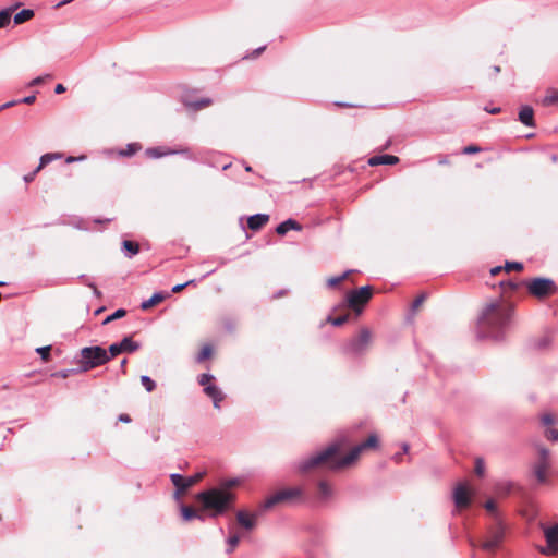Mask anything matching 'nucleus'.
I'll return each mask as SVG.
<instances>
[{"mask_svg": "<svg viewBox=\"0 0 558 558\" xmlns=\"http://www.w3.org/2000/svg\"><path fill=\"white\" fill-rule=\"evenodd\" d=\"M38 172H39V171H37V168H36L32 173H28V174H26V175L24 177V181H25L26 183H29V182L34 181V179H35V177L37 175V173H38Z\"/></svg>", "mask_w": 558, "mask_h": 558, "instance_id": "nucleus-50", "label": "nucleus"}, {"mask_svg": "<svg viewBox=\"0 0 558 558\" xmlns=\"http://www.w3.org/2000/svg\"><path fill=\"white\" fill-rule=\"evenodd\" d=\"M122 245L129 256L136 255L140 252V244L137 242L125 240Z\"/></svg>", "mask_w": 558, "mask_h": 558, "instance_id": "nucleus-27", "label": "nucleus"}, {"mask_svg": "<svg viewBox=\"0 0 558 558\" xmlns=\"http://www.w3.org/2000/svg\"><path fill=\"white\" fill-rule=\"evenodd\" d=\"M527 292L537 300H545L557 293L558 288L549 278H533L524 282Z\"/></svg>", "mask_w": 558, "mask_h": 558, "instance_id": "nucleus-6", "label": "nucleus"}, {"mask_svg": "<svg viewBox=\"0 0 558 558\" xmlns=\"http://www.w3.org/2000/svg\"><path fill=\"white\" fill-rule=\"evenodd\" d=\"M141 381L148 392H151L156 388L155 381L148 376H142Z\"/></svg>", "mask_w": 558, "mask_h": 558, "instance_id": "nucleus-34", "label": "nucleus"}, {"mask_svg": "<svg viewBox=\"0 0 558 558\" xmlns=\"http://www.w3.org/2000/svg\"><path fill=\"white\" fill-rule=\"evenodd\" d=\"M194 282H195V280H189L185 283L177 284L172 288V292L180 293L181 291H183V289H185L187 286L193 284Z\"/></svg>", "mask_w": 558, "mask_h": 558, "instance_id": "nucleus-46", "label": "nucleus"}, {"mask_svg": "<svg viewBox=\"0 0 558 558\" xmlns=\"http://www.w3.org/2000/svg\"><path fill=\"white\" fill-rule=\"evenodd\" d=\"M409 449L408 445H403V451L407 452Z\"/></svg>", "mask_w": 558, "mask_h": 558, "instance_id": "nucleus-64", "label": "nucleus"}, {"mask_svg": "<svg viewBox=\"0 0 558 558\" xmlns=\"http://www.w3.org/2000/svg\"><path fill=\"white\" fill-rule=\"evenodd\" d=\"M453 500L458 509H465L471 505L472 497L466 484L460 483L456 486Z\"/></svg>", "mask_w": 558, "mask_h": 558, "instance_id": "nucleus-13", "label": "nucleus"}, {"mask_svg": "<svg viewBox=\"0 0 558 558\" xmlns=\"http://www.w3.org/2000/svg\"><path fill=\"white\" fill-rule=\"evenodd\" d=\"M269 221V216L266 214H257L248 217L247 227L253 231L260 230Z\"/></svg>", "mask_w": 558, "mask_h": 558, "instance_id": "nucleus-15", "label": "nucleus"}, {"mask_svg": "<svg viewBox=\"0 0 558 558\" xmlns=\"http://www.w3.org/2000/svg\"><path fill=\"white\" fill-rule=\"evenodd\" d=\"M72 1H73V0H62V1H60V2L57 4V8H61V7L65 5V4H69V3H71Z\"/></svg>", "mask_w": 558, "mask_h": 558, "instance_id": "nucleus-60", "label": "nucleus"}, {"mask_svg": "<svg viewBox=\"0 0 558 558\" xmlns=\"http://www.w3.org/2000/svg\"><path fill=\"white\" fill-rule=\"evenodd\" d=\"M350 275V271H345L343 275L341 276H337V277H330L327 279V286L329 288H336L338 287L343 280H345Z\"/></svg>", "mask_w": 558, "mask_h": 558, "instance_id": "nucleus-30", "label": "nucleus"}, {"mask_svg": "<svg viewBox=\"0 0 558 558\" xmlns=\"http://www.w3.org/2000/svg\"><path fill=\"white\" fill-rule=\"evenodd\" d=\"M62 157L59 153H48L40 157L39 165L37 167V171H41L48 163L53 160L60 159Z\"/></svg>", "mask_w": 558, "mask_h": 558, "instance_id": "nucleus-22", "label": "nucleus"}, {"mask_svg": "<svg viewBox=\"0 0 558 558\" xmlns=\"http://www.w3.org/2000/svg\"><path fill=\"white\" fill-rule=\"evenodd\" d=\"M398 162L399 158L393 155L373 156L368 159V165L372 167L379 165H397Z\"/></svg>", "mask_w": 558, "mask_h": 558, "instance_id": "nucleus-17", "label": "nucleus"}, {"mask_svg": "<svg viewBox=\"0 0 558 558\" xmlns=\"http://www.w3.org/2000/svg\"><path fill=\"white\" fill-rule=\"evenodd\" d=\"M146 154L149 156V157H153V158H159L161 156H163V153L160 151L158 148H150V149H147Z\"/></svg>", "mask_w": 558, "mask_h": 558, "instance_id": "nucleus-47", "label": "nucleus"}, {"mask_svg": "<svg viewBox=\"0 0 558 558\" xmlns=\"http://www.w3.org/2000/svg\"><path fill=\"white\" fill-rule=\"evenodd\" d=\"M289 230L301 231L302 230V226L296 220H294V219H288V220L281 222L276 228V232L279 235H284Z\"/></svg>", "mask_w": 558, "mask_h": 558, "instance_id": "nucleus-19", "label": "nucleus"}, {"mask_svg": "<svg viewBox=\"0 0 558 558\" xmlns=\"http://www.w3.org/2000/svg\"><path fill=\"white\" fill-rule=\"evenodd\" d=\"M17 104H20L19 100H13V101L5 102L2 106H0V111L3 110V109H7V108L13 107V106H15Z\"/></svg>", "mask_w": 558, "mask_h": 558, "instance_id": "nucleus-52", "label": "nucleus"}, {"mask_svg": "<svg viewBox=\"0 0 558 558\" xmlns=\"http://www.w3.org/2000/svg\"><path fill=\"white\" fill-rule=\"evenodd\" d=\"M122 353H132L140 349V343L133 341L132 337H125L120 342Z\"/></svg>", "mask_w": 558, "mask_h": 558, "instance_id": "nucleus-21", "label": "nucleus"}, {"mask_svg": "<svg viewBox=\"0 0 558 558\" xmlns=\"http://www.w3.org/2000/svg\"><path fill=\"white\" fill-rule=\"evenodd\" d=\"M214 379L213 375L205 373L198 376L197 381L202 387H204V389H206V386H210Z\"/></svg>", "mask_w": 558, "mask_h": 558, "instance_id": "nucleus-32", "label": "nucleus"}, {"mask_svg": "<svg viewBox=\"0 0 558 558\" xmlns=\"http://www.w3.org/2000/svg\"><path fill=\"white\" fill-rule=\"evenodd\" d=\"M166 298H167V295L161 292L155 293V294H153V296L150 299L144 301L141 304V308L143 311H148V310L153 308L154 306L160 304Z\"/></svg>", "mask_w": 558, "mask_h": 558, "instance_id": "nucleus-20", "label": "nucleus"}, {"mask_svg": "<svg viewBox=\"0 0 558 558\" xmlns=\"http://www.w3.org/2000/svg\"><path fill=\"white\" fill-rule=\"evenodd\" d=\"M122 353V350H121V347H120V343H112L110 347H109V353L108 355L110 356V360L116 357L117 355L121 354Z\"/></svg>", "mask_w": 558, "mask_h": 558, "instance_id": "nucleus-40", "label": "nucleus"}, {"mask_svg": "<svg viewBox=\"0 0 558 558\" xmlns=\"http://www.w3.org/2000/svg\"><path fill=\"white\" fill-rule=\"evenodd\" d=\"M522 269H523V264L518 263V262H507L505 265V270L507 272L512 271V270L521 271Z\"/></svg>", "mask_w": 558, "mask_h": 558, "instance_id": "nucleus-37", "label": "nucleus"}, {"mask_svg": "<svg viewBox=\"0 0 558 558\" xmlns=\"http://www.w3.org/2000/svg\"><path fill=\"white\" fill-rule=\"evenodd\" d=\"M318 493L322 498L327 499L331 496L332 489L327 482L322 481L318 483Z\"/></svg>", "mask_w": 558, "mask_h": 558, "instance_id": "nucleus-29", "label": "nucleus"}, {"mask_svg": "<svg viewBox=\"0 0 558 558\" xmlns=\"http://www.w3.org/2000/svg\"><path fill=\"white\" fill-rule=\"evenodd\" d=\"M377 446L378 437L374 434L369 435L365 441L353 447L350 452L343 457L339 454L337 446H330L304 461L300 465V471L302 473H308L313 471L340 470L355 462L364 451L375 449Z\"/></svg>", "mask_w": 558, "mask_h": 558, "instance_id": "nucleus-1", "label": "nucleus"}, {"mask_svg": "<svg viewBox=\"0 0 558 558\" xmlns=\"http://www.w3.org/2000/svg\"><path fill=\"white\" fill-rule=\"evenodd\" d=\"M501 270H502V267L497 266V267L492 268L490 274H492L493 276H496V275H498Z\"/></svg>", "mask_w": 558, "mask_h": 558, "instance_id": "nucleus-56", "label": "nucleus"}, {"mask_svg": "<svg viewBox=\"0 0 558 558\" xmlns=\"http://www.w3.org/2000/svg\"><path fill=\"white\" fill-rule=\"evenodd\" d=\"M535 449L537 456L533 465V472L539 484H546L551 468L550 451L543 445H536Z\"/></svg>", "mask_w": 558, "mask_h": 558, "instance_id": "nucleus-5", "label": "nucleus"}, {"mask_svg": "<svg viewBox=\"0 0 558 558\" xmlns=\"http://www.w3.org/2000/svg\"><path fill=\"white\" fill-rule=\"evenodd\" d=\"M239 543H240V535H238V534L231 535L228 539L229 548L227 551L229 554L232 553L235 549V547L239 545Z\"/></svg>", "mask_w": 558, "mask_h": 558, "instance_id": "nucleus-36", "label": "nucleus"}, {"mask_svg": "<svg viewBox=\"0 0 558 558\" xmlns=\"http://www.w3.org/2000/svg\"><path fill=\"white\" fill-rule=\"evenodd\" d=\"M264 50H265V47H259V48H257V49H255V50H254L253 56H254V57H257V56H259Z\"/></svg>", "mask_w": 558, "mask_h": 558, "instance_id": "nucleus-58", "label": "nucleus"}, {"mask_svg": "<svg viewBox=\"0 0 558 558\" xmlns=\"http://www.w3.org/2000/svg\"><path fill=\"white\" fill-rule=\"evenodd\" d=\"M35 99H36L35 95H31V96L23 98L22 100H19V101L26 104V105H31L35 101Z\"/></svg>", "mask_w": 558, "mask_h": 558, "instance_id": "nucleus-51", "label": "nucleus"}, {"mask_svg": "<svg viewBox=\"0 0 558 558\" xmlns=\"http://www.w3.org/2000/svg\"><path fill=\"white\" fill-rule=\"evenodd\" d=\"M347 320H348V315H343V316H339V317H335V318H331V317L328 318V322L330 324H332L333 326H341Z\"/></svg>", "mask_w": 558, "mask_h": 558, "instance_id": "nucleus-42", "label": "nucleus"}, {"mask_svg": "<svg viewBox=\"0 0 558 558\" xmlns=\"http://www.w3.org/2000/svg\"><path fill=\"white\" fill-rule=\"evenodd\" d=\"M371 340V331L367 328H363L356 337L350 340L348 350L353 353H361L369 345Z\"/></svg>", "mask_w": 558, "mask_h": 558, "instance_id": "nucleus-12", "label": "nucleus"}, {"mask_svg": "<svg viewBox=\"0 0 558 558\" xmlns=\"http://www.w3.org/2000/svg\"><path fill=\"white\" fill-rule=\"evenodd\" d=\"M543 105H558V90L557 89H548L545 98L543 99Z\"/></svg>", "mask_w": 558, "mask_h": 558, "instance_id": "nucleus-28", "label": "nucleus"}, {"mask_svg": "<svg viewBox=\"0 0 558 558\" xmlns=\"http://www.w3.org/2000/svg\"><path fill=\"white\" fill-rule=\"evenodd\" d=\"M36 352L40 355L44 362H48L50 360L51 345L37 348Z\"/></svg>", "mask_w": 558, "mask_h": 558, "instance_id": "nucleus-33", "label": "nucleus"}, {"mask_svg": "<svg viewBox=\"0 0 558 558\" xmlns=\"http://www.w3.org/2000/svg\"><path fill=\"white\" fill-rule=\"evenodd\" d=\"M487 112L492 113V114H497L501 111V109L499 107H496V108H493V109H486Z\"/></svg>", "mask_w": 558, "mask_h": 558, "instance_id": "nucleus-57", "label": "nucleus"}, {"mask_svg": "<svg viewBox=\"0 0 558 558\" xmlns=\"http://www.w3.org/2000/svg\"><path fill=\"white\" fill-rule=\"evenodd\" d=\"M109 361L108 352L101 347H86L81 350L80 365L83 372L101 366Z\"/></svg>", "mask_w": 558, "mask_h": 558, "instance_id": "nucleus-4", "label": "nucleus"}, {"mask_svg": "<svg viewBox=\"0 0 558 558\" xmlns=\"http://www.w3.org/2000/svg\"><path fill=\"white\" fill-rule=\"evenodd\" d=\"M474 471L478 476H482L484 474L485 465L482 459H476Z\"/></svg>", "mask_w": 558, "mask_h": 558, "instance_id": "nucleus-43", "label": "nucleus"}, {"mask_svg": "<svg viewBox=\"0 0 558 558\" xmlns=\"http://www.w3.org/2000/svg\"><path fill=\"white\" fill-rule=\"evenodd\" d=\"M181 511H182V517L185 521H190L194 518H201L198 510L194 509L191 506H183Z\"/></svg>", "mask_w": 558, "mask_h": 558, "instance_id": "nucleus-26", "label": "nucleus"}, {"mask_svg": "<svg viewBox=\"0 0 558 558\" xmlns=\"http://www.w3.org/2000/svg\"><path fill=\"white\" fill-rule=\"evenodd\" d=\"M70 375V371H60L53 374V376L61 377V378H68Z\"/></svg>", "mask_w": 558, "mask_h": 558, "instance_id": "nucleus-54", "label": "nucleus"}, {"mask_svg": "<svg viewBox=\"0 0 558 558\" xmlns=\"http://www.w3.org/2000/svg\"><path fill=\"white\" fill-rule=\"evenodd\" d=\"M542 529L547 546L542 547L541 553L547 556L558 554V524L551 526L542 524Z\"/></svg>", "mask_w": 558, "mask_h": 558, "instance_id": "nucleus-10", "label": "nucleus"}, {"mask_svg": "<svg viewBox=\"0 0 558 558\" xmlns=\"http://www.w3.org/2000/svg\"><path fill=\"white\" fill-rule=\"evenodd\" d=\"M513 304L499 298L485 304L480 316V329L484 336L497 338L509 325Z\"/></svg>", "mask_w": 558, "mask_h": 558, "instance_id": "nucleus-2", "label": "nucleus"}, {"mask_svg": "<svg viewBox=\"0 0 558 558\" xmlns=\"http://www.w3.org/2000/svg\"><path fill=\"white\" fill-rule=\"evenodd\" d=\"M204 475H205L204 472L196 473L195 475L189 476V477H184L180 474H171L170 478H171L172 484L177 488V495H182L189 488H191L196 483H198L204 477Z\"/></svg>", "mask_w": 558, "mask_h": 558, "instance_id": "nucleus-11", "label": "nucleus"}, {"mask_svg": "<svg viewBox=\"0 0 558 558\" xmlns=\"http://www.w3.org/2000/svg\"><path fill=\"white\" fill-rule=\"evenodd\" d=\"M210 105V100L209 99H206V100H202L198 105V108H203V107H206V106H209Z\"/></svg>", "mask_w": 558, "mask_h": 558, "instance_id": "nucleus-59", "label": "nucleus"}, {"mask_svg": "<svg viewBox=\"0 0 558 558\" xmlns=\"http://www.w3.org/2000/svg\"><path fill=\"white\" fill-rule=\"evenodd\" d=\"M214 354V349L210 344H205L201 349L199 353L196 356V362L203 363L206 360L210 359Z\"/></svg>", "mask_w": 558, "mask_h": 558, "instance_id": "nucleus-25", "label": "nucleus"}, {"mask_svg": "<svg viewBox=\"0 0 558 558\" xmlns=\"http://www.w3.org/2000/svg\"><path fill=\"white\" fill-rule=\"evenodd\" d=\"M519 120L521 123H523L526 126L534 128L535 126V120H534V110L530 106H523L519 111Z\"/></svg>", "mask_w": 558, "mask_h": 558, "instance_id": "nucleus-16", "label": "nucleus"}, {"mask_svg": "<svg viewBox=\"0 0 558 558\" xmlns=\"http://www.w3.org/2000/svg\"><path fill=\"white\" fill-rule=\"evenodd\" d=\"M481 150H482V148L477 145H469V146H465L462 151L465 155H471V154L480 153Z\"/></svg>", "mask_w": 558, "mask_h": 558, "instance_id": "nucleus-44", "label": "nucleus"}, {"mask_svg": "<svg viewBox=\"0 0 558 558\" xmlns=\"http://www.w3.org/2000/svg\"><path fill=\"white\" fill-rule=\"evenodd\" d=\"M137 150H140V146L137 144H130L126 149L120 150L119 155L129 157L134 155Z\"/></svg>", "mask_w": 558, "mask_h": 558, "instance_id": "nucleus-35", "label": "nucleus"}, {"mask_svg": "<svg viewBox=\"0 0 558 558\" xmlns=\"http://www.w3.org/2000/svg\"><path fill=\"white\" fill-rule=\"evenodd\" d=\"M373 296V288L365 286L348 293L347 300L350 308L360 314Z\"/></svg>", "mask_w": 558, "mask_h": 558, "instance_id": "nucleus-9", "label": "nucleus"}, {"mask_svg": "<svg viewBox=\"0 0 558 558\" xmlns=\"http://www.w3.org/2000/svg\"><path fill=\"white\" fill-rule=\"evenodd\" d=\"M302 495L303 490L300 487L280 489L265 500L264 508L269 509L278 504L295 501L300 499Z\"/></svg>", "mask_w": 558, "mask_h": 558, "instance_id": "nucleus-8", "label": "nucleus"}, {"mask_svg": "<svg viewBox=\"0 0 558 558\" xmlns=\"http://www.w3.org/2000/svg\"><path fill=\"white\" fill-rule=\"evenodd\" d=\"M54 92H56L57 94H62V93H64V92H65V87H64L62 84H58V85L56 86V88H54Z\"/></svg>", "mask_w": 558, "mask_h": 558, "instance_id": "nucleus-55", "label": "nucleus"}, {"mask_svg": "<svg viewBox=\"0 0 558 558\" xmlns=\"http://www.w3.org/2000/svg\"><path fill=\"white\" fill-rule=\"evenodd\" d=\"M126 315V311L123 310V308H120V310H117L113 314L109 315L108 317H106V319L104 320V325H107L116 319H119V318H122Z\"/></svg>", "mask_w": 558, "mask_h": 558, "instance_id": "nucleus-31", "label": "nucleus"}, {"mask_svg": "<svg viewBox=\"0 0 558 558\" xmlns=\"http://www.w3.org/2000/svg\"><path fill=\"white\" fill-rule=\"evenodd\" d=\"M541 421H542V423L544 425L550 426V425H554L556 423V417L551 413H545V414L542 415Z\"/></svg>", "mask_w": 558, "mask_h": 558, "instance_id": "nucleus-38", "label": "nucleus"}, {"mask_svg": "<svg viewBox=\"0 0 558 558\" xmlns=\"http://www.w3.org/2000/svg\"><path fill=\"white\" fill-rule=\"evenodd\" d=\"M545 437H546L548 440H551V441H558V430H557V429H555V428L548 427V428L545 430Z\"/></svg>", "mask_w": 558, "mask_h": 558, "instance_id": "nucleus-41", "label": "nucleus"}, {"mask_svg": "<svg viewBox=\"0 0 558 558\" xmlns=\"http://www.w3.org/2000/svg\"><path fill=\"white\" fill-rule=\"evenodd\" d=\"M504 539L505 526L500 520H497L495 524L488 527L480 546L485 551L495 553L501 546Z\"/></svg>", "mask_w": 558, "mask_h": 558, "instance_id": "nucleus-7", "label": "nucleus"}, {"mask_svg": "<svg viewBox=\"0 0 558 558\" xmlns=\"http://www.w3.org/2000/svg\"><path fill=\"white\" fill-rule=\"evenodd\" d=\"M236 521L244 529L252 530L256 524V515L241 510L236 513Z\"/></svg>", "mask_w": 558, "mask_h": 558, "instance_id": "nucleus-14", "label": "nucleus"}, {"mask_svg": "<svg viewBox=\"0 0 558 558\" xmlns=\"http://www.w3.org/2000/svg\"><path fill=\"white\" fill-rule=\"evenodd\" d=\"M77 159H84V156H81L80 158H75V157H68L66 162H68V163H71V162H73V161H75V160H77Z\"/></svg>", "mask_w": 558, "mask_h": 558, "instance_id": "nucleus-61", "label": "nucleus"}, {"mask_svg": "<svg viewBox=\"0 0 558 558\" xmlns=\"http://www.w3.org/2000/svg\"><path fill=\"white\" fill-rule=\"evenodd\" d=\"M126 363H128L126 359L122 360V362H121V367H122V368H124V367H125V365H126Z\"/></svg>", "mask_w": 558, "mask_h": 558, "instance_id": "nucleus-62", "label": "nucleus"}, {"mask_svg": "<svg viewBox=\"0 0 558 558\" xmlns=\"http://www.w3.org/2000/svg\"><path fill=\"white\" fill-rule=\"evenodd\" d=\"M20 7V3H16L15 5L11 8H7L0 12V28L5 27L10 21L12 12Z\"/></svg>", "mask_w": 558, "mask_h": 558, "instance_id": "nucleus-23", "label": "nucleus"}, {"mask_svg": "<svg viewBox=\"0 0 558 558\" xmlns=\"http://www.w3.org/2000/svg\"><path fill=\"white\" fill-rule=\"evenodd\" d=\"M426 300V295L424 293L420 294L412 303V311L416 312L423 305Z\"/></svg>", "mask_w": 558, "mask_h": 558, "instance_id": "nucleus-39", "label": "nucleus"}, {"mask_svg": "<svg viewBox=\"0 0 558 558\" xmlns=\"http://www.w3.org/2000/svg\"><path fill=\"white\" fill-rule=\"evenodd\" d=\"M196 500L202 504L203 510L210 511L211 517H218L232 508L235 494L226 488H210L196 495Z\"/></svg>", "mask_w": 558, "mask_h": 558, "instance_id": "nucleus-3", "label": "nucleus"}, {"mask_svg": "<svg viewBox=\"0 0 558 558\" xmlns=\"http://www.w3.org/2000/svg\"><path fill=\"white\" fill-rule=\"evenodd\" d=\"M500 286L501 288L506 291V290H510V291H514L518 289V284L512 282V281H501L500 282Z\"/></svg>", "mask_w": 558, "mask_h": 558, "instance_id": "nucleus-45", "label": "nucleus"}, {"mask_svg": "<svg viewBox=\"0 0 558 558\" xmlns=\"http://www.w3.org/2000/svg\"><path fill=\"white\" fill-rule=\"evenodd\" d=\"M485 509L490 512V513H495L496 512V504L494 500H487L484 505Z\"/></svg>", "mask_w": 558, "mask_h": 558, "instance_id": "nucleus-48", "label": "nucleus"}, {"mask_svg": "<svg viewBox=\"0 0 558 558\" xmlns=\"http://www.w3.org/2000/svg\"><path fill=\"white\" fill-rule=\"evenodd\" d=\"M40 81H41V78H40V77H38V78H36V80H34V81H33V84H37V83H39Z\"/></svg>", "mask_w": 558, "mask_h": 558, "instance_id": "nucleus-63", "label": "nucleus"}, {"mask_svg": "<svg viewBox=\"0 0 558 558\" xmlns=\"http://www.w3.org/2000/svg\"><path fill=\"white\" fill-rule=\"evenodd\" d=\"M119 421L123 423H130L132 418L129 414L122 413L119 415Z\"/></svg>", "mask_w": 558, "mask_h": 558, "instance_id": "nucleus-53", "label": "nucleus"}, {"mask_svg": "<svg viewBox=\"0 0 558 558\" xmlns=\"http://www.w3.org/2000/svg\"><path fill=\"white\" fill-rule=\"evenodd\" d=\"M204 392L213 399L214 407L219 409V403L223 400V393L216 385L206 386V389H204Z\"/></svg>", "mask_w": 558, "mask_h": 558, "instance_id": "nucleus-18", "label": "nucleus"}, {"mask_svg": "<svg viewBox=\"0 0 558 558\" xmlns=\"http://www.w3.org/2000/svg\"><path fill=\"white\" fill-rule=\"evenodd\" d=\"M34 16V11L31 9H23L22 11L17 12L13 20L15 24H22L28 20H31Z\"/></svg>", "mask_w": 558, "mask_h": 558, "instance_id": "nucleus-24", "label": "nucleus"}, {"mask_svg": "<svg viewBox=\"0 0 558 558\" xmlns=\"http://www.w3.org/2000/svg\"><path fill=\"white\" fill-rule=\"evenodd\" d=\"M238 484H239L238 480H230V481L223 483L219 488H226L229 492H231L230 489L232 487L236 486Z\"/></svg>", "mask_w": 558, "mask_h": 558, "instance_id": "nucleus-49", "label": "nucleus"}]
</instances>
